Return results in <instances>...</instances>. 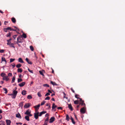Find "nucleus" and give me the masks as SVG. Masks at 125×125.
Returning <instances> with one entry per match:
<instances>
[{"mask_svg": "<svg viewBox=\"0 0 125 125\" xmlns=\"http://www.w3.org/2000/svg\"><path fill=\"white\" fill-rule=\"evenodd\" d=\"M12 75V74L11 73H9L8 74V76H11Z\"/></svg>", "mask_w": 125, "mask_h": 125, "instance_id": "nucleus-54", "label": "nucleus"}, {"mask_svg": "<svg viewBox=\"0 0 125 125\" xmlns=\"http://www.w3.org/2000/svg\"><path fill=\"white\" fill-rule=\"evenodd\" d=\"M68 107L69 108V109H70L71 111H72L73 110V108L71 104H68Z\"/></svg>", "mask_w": 125, "mask_h": 125, "instance_id": "nucleus-10", "label": "nucleus"}, {"mask_svg": "<svg viewBox=\"0 0 125 125\" xmlns=\"http://www.w3.org/2000/svg\"><path fill=\"white\" fill-rule=\"evenodd\" d=\"M31 111L29 109H28L26 112L24 114H26L27 115H28L29 114H30V113H31Z\"/></svg>", "mask_w": 125, "mask_h": 125, "instance_id": "nucleus-11", "label": "nucleus"}, {"mask_svg": "<svg viewBox=\"0 0 125 125\" xmlns=\"http://www.w3.org/2000/svg\"><path fill=\"white\" fill-rule=\"evenodd\" d=\"M79 96V95H78V94H76L75 95V97L76 98L78 99H79V97H77V96Z\"/></svg>", "mask_w": 125, "mask_h": 125, "instance_id": "nucleus-51", "label": "nucleus"}, {"mask_svg": "<svg viewBox=\"0 0 125 125\" xmlns=\"http://www.w3.org/2000/svg\"><path fill=\"white\" fill-rule=\"evenodd\" d=\"M10 36H11L10 33H9L7 34L6 36H7V37H10Z\"/></svg>", "mask_w": 125, "mask_h": 125, "instance_id": "nucleus-45", "label": "nucleus"}, {"mask_svg": "<svg viewBox=\"0 0 125 125\" xmlns=\"http://www.w3.org/2000/svg\"><path fill=\"white\" fill-rule=\"evenodd\" d=\"M43 86L44 87H49V86L47 84H43Z\"/></svg>", "mask_w": 125, "mask_h": 125, "instance_id": "nucleus-39", "label": "nucleus"}, {"mask_svg": "<svg viewBox=\"0 0 125 125\" xmlns=\"http://www.w3.org/2000/svg\"><path fill=\"white\" fill-rule=\"evenodd\" d=\"M55 118L54 117H52L50 119L49 123H52L55 120Z\"/></svg>", "mask_w": 125, "mask_h": 125, "instance_id": "nucleus-3", "label": "nucleus"}, {"mask_svg": "<svg viewBox=\"0 0 125 125\" xmlns=\"http://www.w3.org/2000/svg\"><path fill=\"white\" fill-rule=\"evenodd\" d=\"M57 109L58 110H59V109H62V108L61 107H58L57 108Z\"/></svg>", "mask_w": 125, "mask_h": 125, "instance_id": "nucleus-56", "label": "nucleus"}, {"mask_svg": "<svg viewBox=\"0 0 125 125\" xmlns=\"http://www.w3.org/2000/svg\"><path fill=\"white\" fill-rule=\"evenodd\" d=\"M1 61L2 62L4 61L5 62H7L5 58L2 57L1 58Z\"/></svg>", "mask_w": 125, "mask_h": 125, "instance_id": "nucleus-28", "label": "nucleus"}, {"mask_svg": "<svg viewBox=\"0 0 125 125\" xmlns=\"http://www.w3.org/2000/svg\"><path fill=\"white\" fill-rule=\"evenodd\" d=\"M15 80V76H13L12 78V80L11 81V83H13L14 82Z\"/></svg>", "mask_w": 125, "mask_h": 125, "instance_id": "nucleus-25", "label": "nucleus"}, {"mask_svg": "<svg viewBox=\"0 0 125 125\" xmlns=\"http://www.w3.org/2000/svg\"><path fill=\"white\" fill-rule=\"evenodd\" d=\"M49 115L48 114H46L45 115V116H47V117H48Z\"/></svg>", "mask_w": 125, "mask_h": 125, "instance_id": "nucleus-64", "label": "nucleus"}, {"mask_svg": "<svg viewBox=\"0 0 125 125\" xmlns=\"http://www.w3.org/2000/svg\"><path fill=\"white\" fill-rule=\"evenodd\" d=\"M30 104L28 103L26 104L24 106V107L25 108H28L30 107Z\"/></svg>", "mask_w": 125, "mask_h": 125, "instance_id": "nucleus-7", "label": "nucleus"}, {"mask_svg": "<svg viewBox=\"0 0 125 125\" xmlns=\"http://www.w3.org/2000/svg\"><path fill=\"white\" fill-rule=\"evenodd\" d=\"M39 73H40V74L41 75H42V76H44V74H43L42 72V71H39Z\"/></svg>", "mask_w": 125, "mask_h": 125, "instance_id": "nucleus-47", "label": "nucleus"}, {"mask_svg": "<svg viewBox=\"0 0 125 125\" xmlns=\"http://www.w3.org/2000/svg\"><path fill=\"white\" fill-rule=\"evenodd\" d=\"M16 124L17 125H18V124H20L21 125L22 124V123H16Z\"/></svg>", "mask_w": 125, "mask_h": 125, "instance_id": "nucleus-60", "label": "nucleus"}, {"mask_svg": "<svg viewBox=\"0 0 125 125\" xmlns=\"http://www.w3.org/2000/svg\"><path fill=\"white\" fill-rule=\"evenodd\" d=\"M11 21L12 22L14 23H15L16 22V20L14 17H12V18Z\"/></svg>", "mask_w": 125, "mask_h": 125, "instance_id": "nucleus-14", "label": "nucleus"}, {"mask_svg": "<svg viewBox=\"0 0 125 125\" xmlns=\"http://www.w3.org/2000/svg\"><path fill=\"white\" fill-rule=\"evenodd\" d=\"M71 120L72 121V122L73 123V124H75V122L74 121L73 119V118L71 116Z\"/></svg>", "mask_w": 125, "mask_h": 125, "instance_id": "nucleus-20", "label": "nucleus"}, {"mask_svg": "<svg viewBox=\"0 0 125 125\" xmlns=\"http://www.w3.org/2000/svg\"><path fill=\"white\" fill-rule=\"evenodd\" d=\"M28 115V116H32V115L31 114V113H30V114H29Z\"/></svg>", "mask_w": 125, "mask_h": 125, "instance_id": "nucleus-61", "label": "nucleus"}, {"mask_svg": "<svg viewBox=\"0 0 125 125\" xmlns=\"http://www.w3.org/2000/svg\"><path fill=\"white\" fill-rule=\"evenodd\" d=\"M7 29L8 30H10V31H12V29L10 27H8L7 28Z\"/></svg>", "mask_w": 125, "mask_h": 125, "instance_id": "nucleus-48", "label": "nucleus"}, {"mask_svg": "<svg viewBox=\"0 0 125 125\" xmlns=\"http://www.w3.org/2000/svg\"><path fill=\"white\" fill-rule=\"evenodd\" d=\"M85 108L84 107L82 108L80 110V112L81 114H84L85 112Z\"/></svg>", "mask_w": 125, "mask_h": 125, "instance_id": "nucleus-1", "label": "nucleus"}, {"mask_svg": "<svg viewBox=\"0 0 125 125\" xmlns=\"http://www.w3.org/2000/svg\"><path fill=\"white\" fill-rule=\"evenodd\" d=\"M16 117L20 119H21V117L20 114L19 113L16 114Z\"/></svg>", "mask_w": 125, "mask_h": 125, "instance_id": "nucleus-9", "label": "nucleus"}, {"mask_svg": "<svg viewBox=\"0 0 125 125\" xmlns=\"http://www.w3.org/2000/svg\"><path fill=\"white\" fill-rule=\"evenodd\" d=\"M16 95L13 94V95H12V97L13 98H15L16 97Z\"/></svg>", "mask_w": 125, "mask_h": 125, "instance_id": "nucleus-49", "label": "nucleus"}, {"mask_svg": "<svg viewBox=\"0 0 125 125\" xmlns=\"http://www.w3.org/2000/svg\"><path fill=\"white\" fill-rule=\"evenodd\" d=\"M15 60V59H10V62H13V61Z\"/></svg>", "mask_w": 125, "mask_h": 125, "instance_id": "nucleus-42", "label": "nucleus"}, {"mask_svg": "<svg viewBox=\"0 0 125 125\" xmlns=\"http://www.w3.org/2000/svg\"><path fill=\"white\" fill-rule=\"evenodd\" d=\"M39 113L38 112H37V113H34V117L36 119H37L38 118V116H39L38 115Z\"/></svg>", "mask_w": 125, "mask_h": 125, "instance_id": "nucleus-4", "label": "nucleus"}, {"mask_svg": "<svg viewBox=\"0 0 125 125\" xmlns=\"http://www.w3.org/2000/svg\"><path fill=\"white\" fill-rule=\"evenodd\" d=\"M69 115H66V120H67V121H69Z\"/></svg>", "mask_w": 125, "mask_h": 125, "instance_id": "nucleus-24", "label": "nucleus"}, {"mask_svg": "<svg viewBox=\"0 0 125 125\" xmlns=\"http://www.w3.org/2000/svg\"><path fill=\"white\" fill-rule=\"evenodd\" d=\"M57 107V106L55 105V104L54 103H53L52 104V110H53L55 108H56Z\"/></svg>", "mask_w": 125, "mask_h": 125, "instance_id": "nucleus-16", "label": "nucleus"}, {"mask_svg": "<svg viewBox=\"0 0 125 125\" xmlns=\"http://www.w3.org/2000/svg\"><path fill=\"white\" fill-rule=\"evenodd\" d=\"M25 60L26 61L28 62H29V59L27 58H26V59Z\"/></svg>", "mask_w": 125, "mask_h": 125, "instance_id": "nucleus-58", "label": "nucleus"}, {"mask_svg": "<svg viewBox=\"0 0 125 125\" xmlns=\"http://www.w3.org/2000/svg\"><path fill=\"white\" fill-rule=\"evenodd\" d=\"M47 123L44 122V124L43 125H47Z\"/></svg>", "mask_w": 125, "mask_h": 125, "instance_id": "nucleus-62", "label": "nucleus"}, {"mask_svg": "<svg viewBox=\"0 0 125 125\" xmlns=\"http://www.w3.org/2000/svg\"><path fill=\"white\" fill-rule=\"evenodd\" d=\"M32 98V96L31 95H29L27 96V98L28 99H31Z\"/></svg>", "mask_w": 125, "mask_h": 125, "instance_id": "nucleus-29", "label": "nucleus"}, {"mask_svg": "<svg viewBox=\"0 0 125 125\" xmlns=\"http://www.w3.org/2000/svg\"><path fill=\"white\" fill-rule=\"evenodd\" d=\"M6 75V74L4 73H2L0 74V75L1 76L3 77L4 76Z\"/></svg>", "mask_w": 125, "mask_h": 125, "instance_id": "nucleus-37", "label": "nucleus"}, {"mask_svg": "<svg viewBox=\"0 0 125 125\" xmlns=\"http://www.w3.org/2000/svg\"><path fill=\"white\" fill-rule=\"evenodd\" d=\"M46 102V101H43V102L41 103V105H43Z\"/></svg>", "mask_w": 125, "mask_h": 125, "instance_id": "nucleus-41", "label": "nucleus"}, {"mask_svg": "<svg viewBox=\"0 0 125 125\" xmlns=\"http://www.w3.org/2000/svg\"><path fill=\"white\" fill-rule=\"evenodd\" d=\"M30 48L31 50L32 51H33L34 50V48L33 47L31 46H30Z\"/></svg>", "mask_w": 125, "mask_h": 125, "instance_id": "nucleus-40", "label": "nucleus"}, {"mask_svg": "<svg viewBox=\"0 0 125 125\" xmlns=\"http://www.w3.org/2000/svg\"><path fill=\"white\" fill-rule=\"evenodd\" d=\"M18 61L19 62H23V61L22 59L21 58H19L18 59Z\"/></svg>", "mask_w": 125, "mask_h": 125, "instance_id": "nucleus-26", "label": "nucleus"}, {"mask_svg": "<svg viewBox=\"0 0 125 125\" xmlns=\"http://www.w3.org/2000/svg\"><path fill=\"white\" fill-rule=\"evenodd\" d=\"M46 111H42L40 113L39 116H41L42 115L45 114L46 113Z\"/></svg>", "mask_w": 125, "mask_h": 125, "instance_id": "nucleus-13", "label": "nucleus"}, {"mask_svg": "<svg viewBox=\"0 0 125 125\" xmlns=\"http://www.w3.org/2000/svg\"><path fill=\"white\" fill-rule=\"evenodd\" d=\"M17 30H18V31L19 30L18 29H12V31H17Z\"/></svg>", "mask_w": 125, "mask_h": 125, "instance_id": "nucleus-50", "label": "nucleus"}, {"mask_svg": "<svg viewBox=\"0 0 125 125\" xmlns=\"http://www.w3.org/2000/svg\"><path fill=\"white\" fill-rule=\"evenodd\" d=\"M79 99H80V101L81 102H82V101H84L83 100H82V99L81 98H79Z\"/></svg>", "mask_w": 125, "mask_h": 125, "instance_id": "nucleus-57", "label": "nucleus"}, {"mask_svg": "<svg viewBox=\"0 0 125 125\" xmlns=\"http://www.w3.org/2000/svg\"><path fill=\"white\" fill-rule=\"evenodd\" d=\"M6 123L7 125H10L11 121L9 120H6Z\"/></svg>", "mask_w": 125, "mask_h": 125, "instance_id": "nucleus-6", "label": "nucleus"}, {"mask_svg": "<svg viewBox=\"0 0 125 125\" xmlns=\"http://www.w3.org/2000/svg\"><path fill=\"white\" fill-rule=\"evenodd\" d=\"M21 66V65L20 64H19L16 65V67L18 68L20 67Z\"/></svg>", "mask_w": 125, "mask_h": 125, "instance_id": "nucleus-38", "label": "nucleus"}, {"mask_svg": "<svg viewBox=\"0 0 125 125\" xmlns=\"http://www.w3.org/2000/svg\"><path fill=\"white\" fill-rule=\"evenodd\" d=\"M40 105L39 104L37 105H36L34 106V107L36 109V110H37L39 109V108L40 107Z\"/></svg>", "mask_w": 125, "mask_h": 125, "instance_id": "nucleus-12", "label": "nucleus"}, {"mask_svg": "<svg viewBox=\"0 0 125 125\" xmlns=\"http://www.w3.org/2000/svg\"><path fill=\"white\" fill-rule=\"evenodd\" d=\"M10 67H12V68H14L15 66V65L14 64L13 65H10Z\"/></svg>", "mask_w": 125, "mask_h": 125, "instance_id": "nucleus-43", "label": "nucleus"}, {"mask_svg": "<svg viewBox=\"0 0 125 125\" xmlns=\"http://www.w3.org/2000/svg\"><path fill=\"white\" fill-rule=\"evenodd\" d=\"M10 47H12L15 48V47L14 46V44L13 43H11L10 45Z\"/></svg>", "mask_w": 125, "mask_h": 125, "instance_id": "nucleus-36", "label": "nucleus"}, {"mask_svg": "<svg viewBox=\"0 0 125 125\" xmlns=\"http://www.w3.org/2000/svg\"><path fill=\"white\" fill-rule=\"evenodd\" d=\"M50 95V94L49 93H47L45 95V96H47Z\"/></svg>", "mask_w": 125, "mask_h": 125, "instance_id": "nucleus-52", "label": "nucleus"}, {"mask_svg": "<svg viewBox=\"0 0 125 125\" xmlns=\"http://www.w3.org/2000/svg\"><path fill=\"white\" fill-rule=\"evenodd\" d=\"M21 94L23 95H25L26 94V91L25 90H23L21 92Z\"/></svg>", "mask_w": 125, "mask_h": 125, "instance_id": "nucleus-19", "label": "nucleus"}, {"mask_svg": "<svg viewBox=\"0 0 125 125\" xmlns=\"http://www.w3.org/2000/svg\"><path fill=\"white\" fill-rule=\"evenodd\" d=\"M50 99V97L49 96L46 97L45 99V100H49Z\"/></svg>", "mask_w": 125, "mask_h": 125, "instance_id": "nucleus-46", "label": "nucleus"}, {"mask_svg": "<svg viewBox=\"0 0 125 125\" xmlns=\"http://www.w3.org/2000/svg\"><path fill=\"white\" fill-rule=\"evenodd\" d=\"M18 93V91L15 90H13V94L16 96L17 94Z\"/></svg>", "mask_w": 125, "mask_h": 125, "instance_id": "nucleus-15", "label": "nucleus"}, {"mask_svg": "<svg viewBox=\"0 0 125 125\" xmlns=\"http://www.w3.org/2000/svg\"><path fill=\"white\" fill-rule=\"evenodd\" d=\"M37 95L39 97H41L42 96V95L41 94L40 92H39L37 93Z\"/></svg>", "mask_w": 125, "mask_h": 125, "instance_id": "nucleus-33", "label": "nucleus"}, {"mask_svg": "<svg viewBox=\"0 0 125 125\" xmlns=\"http://www.w3.org/2000/svg\"><path fill=\"white\" fill-rule=\"evenodd\" d=\"M3 80H5L6 81H8L9 79L8 78V76H4L3 77Z\"/></svg>", "mask_w": 125, "mask_h": 125, "instance_id": "nucleus-8", "label": "nucleus"}, {"mask_svg": "<svg viewBox=\"0 0 125 125\" xmlns=\"http://www.w3.org/2000/svg\"><path fill=\"white\" fill-rule=\"evenodd\" d=\"M4 50H0V53H3L4 52Z\"/></svg>", "mask_w": 125, "mask_h": 125, "instance_id": "nucleus-55", "label": "nucleus"}, {"mask_svg": "<svg viewBox=\"0 0 125 125\" xmlns=\"http://www.w3.org/2000/svg\"><path fill=\"white\" fill-rule=\"evenodd\" d=\"M49 117H47L45 119L44 122H45L47 123L48 121Z\"/></svg>", "mask_w": 125, "mask_h": 125, "instance_id": "nucleus-30", "label": "nucleus"}, {"mask_svg": "<svg viewBox=\"0 0 125 125\" xmlns=\"http://www.w3.org/2000/svg\"><path fill=\"white\" fill-rule=\"evenodd\" d=\"M25 84V83L24 82H23L21 83H19L18 85L22 87L24 86Z\"/></svg>", "mask_w": 125, "mask_h": 125, "instance_id": "nucleus-5", "label": "nucleus"}, {"mask_svg": "<svg viewBox=\"0 0 125 125\" xmlns=\"http://www.w3.org/2000/svg\"><path fill=\"white\" fill-rule=\"evenodd\" d=\"M8 23V21H5L4 22V24L5 25H6L7 24V23Z\"/></svg>", "mask_w": 125, "mask_h": 125, "instance_id": "nucleus-59", "label": "nucleus"}, {"mask_svg": "<svg viewBox=\"0 0 125 125\" xmlns=\"http://www.w3.org/2000/svg\"><path fill=\"white\" fill-rule=\"evenodd\" d=\"M3 30L5 32H7V30H8L7 29V28H4L3 29Z\"/></svg>", "mask_w": 125, "mask_h": 125, "instance_id": "nucleus-44", "label": "nucleus"}, {"mask_svg": "<svg viewBox=\"0 0 125 125\" xmlns=\"http://www.w3.org/2000/svg\"><path fill=\"white\" fill-rule=\"evenodd\" d=\"M71 90L72 91V92H73V93H75V91H74L73 90V88H71Z\"/></svg>", "mask_w": 125, "mask_h": 125, "instance_id": "nucleus-53", "label": "nucleus"}, {"mask_svg": "<svg viewBox=\"0 0 125 125\" xmlns=\"http://www.w3.org/2000/svg\"><path fill=\"white\" fill-rule=\"evenodd\" d=\"M22 81V80L21 78H18V82L19 83Z\"/></svg>", "mask_w": 125, "mask_h": 125, "instance_id": "nucleus-32", "label": "nucleus"}, {"mask_svg": "<svg viewBox=\"0 0 125 125\" xmlns=\"http://www.w3.org/2000/svg\"><path fill=\"white\" fill-rule=\"evenodd\" d=\"M3 89L5 91V92L4 93L5 94H7L8 92V91L6 88H3Z\"/></svg>", "mask_w": 125, "mask_h": 125, "instance_id": "nucleus-35", "label": "nucleus"}, {"mask_svg": "<svg viewBox=\"0 0 125 125\" xmlns=\"http://www.w3.org/2000/svg\"><path fill=\"white\" fill-rule=\"evenodd\" d=\"M25 119L27 121H29L30 120L29 116H26L25 117Z\"/></svg>", "mask_w": 125, "mask_h": 125, "instance_id": "nucleus-21", "label": "nucleus"}, {"mask_svg": "<svg viewBox=\"0 0 125 125\" xmlns=\"http://www.w3.org/2000/svg\"><path fill=\"white\" fill-rule=\"evenodd\" d=\"M21 37L19 36L17 38V42L18 43H22V42L21 41Z\"/></svg>", "mask_w": 125, "mask_h": 125, "instance_id": "nucleus-2", "label": "nucleus"}, {"mask_svg": "<svg viewBox=\"0 0 125 125\" xmlns=\"http://www.w3.org/2000/svg\"><path fill=\"white\" fill-rule=\"evenodd\" d=\"M23 37L24 38H26L27 37V36L26 34L23 33L22 35Z\"/></svg>", "mask_w": 125, "mask_h": 125, "instance_id": "nucleus-31", "label": "nucleus"}, {"mask_svg": "<svg viewBox=\"0 0 125 125\" xmlns=\"http://www.w3.org/2000/svg\"><path fill=\"white\" fill-rule=\"evenodd\" d=\"M18 73H21L22 72V70L21 68H19L17 70Z\"/></svg>", "mask_w": 125, "mask_h": 125, "instance_id": "nucleus-27", "label": "nucleus"}, {"mask_svg": "<svg viewBox=\"0 0 125 125\" xmlns=\"http://www.w3.org/2000/svg\"><path fill=\"white\" fill-rule=\"evenodd\" d=\"M84 101H82V102H81L79 104H81L82 106H85V104L84 103Z\"/></svg>", "mask_w": 125, "mask_h": 125, "instance_id": "nucleus-22", "label": "nucleus"}, {"mask_svg": "<svg viewBox=\"0 0 125 125\" xmlns=\"http://www.w3.org/2000/svg\"><path fill=\"white\" fill-rule=\"evenodd\" d=\"M11 40V39H9L8 40H7V41L8 42H9Z\"/></svg>", "mask_w": 125, "mask_h": 125, "instance_id": "nucleus-63", "label": "nucleus"}, {"mask_svg": "<svg viewBox=\"0 0 125 125\" xmlns=\"http://www.w3.org/2000/svg\"><path fill=\"white\" fill-rule=\"evenodd\" d=\"M74 103L75 104H78V101L77 100L74 101Z\"/></svg>", "mask_w": 125, "mask_h": 125, "instance_id": "nucleus-34", "label": "nucleus"}, {"mask_svg": "<svg viewBox=\"0 0 125 125\" xmlns=\"http://www.w3.org/2000/svg\"><path fill=\"white\" fill-rule=\"evenodd\" d=\"M51 83L53 85L57 86L58 84H56L55 82H53L51 81Z\"/></svg>", "mask_w": 125, "mask_h": 125, "instance_id": "nucleus-17", "label": "nucleus"}, {"mask_svg": "<svg viewBox=\"0 0 125 125\" xmlns=\"http://www.w3.org/2000/svg\"><path fill=\"white\" fill-rule=\"evenodd\" d=\"M19 105L20 107L22 108L23 106V102H21L19 104Z\"/></svg>", "mask_w": 125, "mask_h": 125, "instance_id": "nucleus-23", "label": "nucleus"}, {"mask_svg": "<svg viewBox=\"0 0 125 125\" xmlns=\"http://www.w3.org/2000/svg\"><path fill=\"white\" fill-rule=\"evenodd\" d=\"M0 125H5V122L3 121H1L0 122Z\"/></svg>", "mask_w": 125, "mask_h": 125, "instance_id": "nucleus-18", "label": "nucleus"}]
</instances>
